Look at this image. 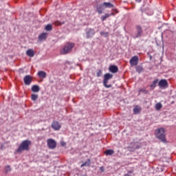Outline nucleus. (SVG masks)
Instances as JSON below:
<instances>
[{
    "label": "nucleus",
    "mask_w": 176,
    "mask_h": 176,
    "mask_svg": "<svg viewBox=\"0 0 176 176\" xmlns=\"http://www.w3.org/2000/svg\"><path fill=\"white\" fill-rule=\"evenodd\" d=\"M155 137L162 142H166V131L163 128L158 129L155 131Z\"/></svg>",
    "instance_id": "obj_1"
},
{
    "label": "nucleus",
    "mask_w": 176,
    "mask_h": 176,
    "mask_svg": "<svg viewBox=\"0 0 176 176\" xmlns=\"http://www.w3.org/2000/svg\"><path fill=\"white\" fill-rule=\"evenodd\" d=\"M30 145H31V141L30 140H24L23 141L18 149L16 150V152L19 153H21V152H23V151H28L30 149Z\"/></svg>",
    "instance_id": "obj_2"
},
{
    "label": "nucleus",
    "mask_w": 176,
    "mask_h": 176,
    "mask_svg": "<svg viewBox=\"0 0 176 176\" xmlns=\"http://www.w3.org/2000/svg\"><path fill=\"white\" fill-rule=\"evenodd\" d=\"M75 44L73 43H67L63 46V47L60 50L61 54H68L70 52L74 49Z\"/></svg>",
    "instance_id": "obj_3"
},
{
    "label": "nucleus",
    "mask_w": 176,
    "mask_h": 176,
    "mask_svg": "<svg viewBox=\"0 0 176 176\" xmlns=\"http://www.w3.org/2000/svg\"><path fill=\"white\" fill-rule=\"evenodd\" d=\"M113 78V75L107 73L104 74V80H103V86L106 87L107 89H109L110 87H112V85H108V80L112 79Z\"/></svg>",
    "instance_id": "obj_4"
},
{
    "label": "nucleus",
    "mask_w": 176,
    "mask_h": 176,
    "mask_svg": "<svg viewBox=\"0 0 176 176\" xmlns=\"http://www.w3.org/2000/svg\"><path fill=\"white\" fill-rule=\"evenodd\" d=\"M47 144L50 149H55L56 146H57V142L53 139H48Z\"/></svg>",
    "instance_id": "obj_5"
},
{
    "label": "nucleus",
    "mask_w": 176,
    "mask_h": 176,
    "mask_svg": "<svg viewBox=\"0 0 176 176\" xmlns=\"http://www.w3.org/2000/svg\"><path fill=\"white\" fill-rule=\"evenodd\" d=\"M158 86L161 89H166V87H168V82H167V80L162 79L158 82Z\"/></svg>",
    "instance_id": "obj_6"
},
{
    "label": "nucleus",
    "mask_w": 176,
    "mask_h": 176,
    "mask_svg": "<svg viewBox=\"0 0 176 176\" xmlns=\"http://www.w3.org/2000/svg\"><path fill=\"white\" fill-rule=\"evenodd\" d=\"M142 34V28L140 26L136 27V32L133 34V38H140Z\"/></svg>",
    "instance_id": "obj_7"
},
{
    "label": "nucleus",
    "mask_w": 176,
    "mask_h": 176,
    "mask_svg": "<svg viewBox=\"0 0 176 176\" xmlns=\"http://www.w3.org/2000/svg\"><path fill=\"white\" fill-rule=\"evenodd\" d=\"M129 63L131 65V67H134V65H138V56H135L131 58L129 60Z\"/></svg>",
    "instance_id": "obj_8"
},
{
    "label": "nucleus",
    "mask_w": 176,
    "mask_h": 176,
    "mask_svg": "<svg viewBox=\"0 0 176 176\" xmlns=\"http://www.w3.org/2000/svg\"><path fill=\"white\" fill-rule=\"evenodd\" d=\"M104 10H105V7H104L103 4L96 6V12H98V14H102Z\"/></svg>",
    "instance_id": "obj_9"
},
{
    "label": "nucleus",
    "mask_w": 176,
    "mask_h": 176,
    "mask_svg": "<svg viewBox=\"0 0 176 176\" xmlns=\"http://www.w3.org/2000/svg\"><path fill=\"white\" fill-rule=\"evenodd\" d=\"M96 34V31L94 29H87L86 30V35L87 38H91Z\"/></svg>",
    "instance_id": "obj_10"
},
{
    "label": "nucleus",
    "mask_w": 176,
    "mask_h": 176,
    "mask_svg": "<svg viewBox=\"0 0 176 176\" xmlns=\"http://www.w3.org/2000/svg\"><path fill=\"white\" fill-rule=\"evenodd\" d=\"M23 80L25 85L30 86V85H31V82H32V78H31V76L28 75L24 77Z\"/></svg>",
    "instance_id": "obj_11"
},
{
    "label": "nucleus",
    "mask_w": 176,
    "mask_h": 176,
    "mask_svg": "<svg viewBox=\"0 0 176 176\" xmlns=\"http://www.w3.org/2000/svg\"><path fill=\"white\" fill-rule=\"evenodd\" d=\"M52 127L54 130L58 131V130H60L61 129V124H60V123H58V122L54 121L52 124Z\"/></svg>",
    "instance_id": "obj_12"
},
{
    "label": "nucleus",
    "mask_w": 176,
    "mask_h": 176,
    "mask_svg": "<svg viewBox=\"0 0 176 176\" xmlns=\"http://www.w3.org/2000/svg\"><path fill=\"white\" fill-rule=\"evenodd\" d=\"M109 70L112 74H116L118 72V71H119V68H118V66H116V65H111L109 67Z\"/></svg>",
    "instance_id": "obj_13"
},
{
    "label": "nucleus",
    "mask_w": 176,
    "mask_h": 176,
    "mask_svg": "<svg viewBox=\"0 0 176 176\" xmlns=\"http://www.w3.org/2000/svg\"><path fill=\"white\" fill-rule=\"evenodd\" d=\"M26 54L28 56V57H34V56H35V51H34L32 49H28L26 51Z\"/></svg>",
    "instance_id": "obj_14"
},
{
    "label": "nucleus",
    "mask_w": 176,
    "mask_h": 176,
    "mask_svg": "<svg viewBox=\"0 0 176 176\" xmlns=\"http://www.w3.org/2000/svg\"><path fill=\"white\" fill-rule=\"evenodd\" d=\"M41 91V87H39V85H34L32 87V91L33 93H39Z\"/></svg>",
    "instance_id": "obj_15"
},
{
    "label": "nucleus",
    "mask_w": 176,
    "mask_h": 176,
    "mask_svg": "<svg viewBox=\"0 0 176 176\" xmlns=\"http://www.w3.org/2000/svg\"><path fill=\"white\" fill-rule=\"evenodd\" d=\"M37 75L38 77L41 78L42 79H45V78H46V72L43 71H39L37 73Z\"/></svg>",
    "instance_id": "obj_16"
},
{
    "label": "nucleus",
    "mask_w": 176,
    "mask_h": 176,
    "mask_svg": "<svg viewBox=\"0 0 176 176\" xmlns=\"http://www.w3.org/2000/svg\"><path fill=\"white\" fill-rule=\"evenodd\" d=\"M140 112H141V107L136 106L134 109H133V113H135V115H138V113H140Z\"/></svg>",
    "instance_id": "obj_17"
},
{
    "label": "nucleus",
    "mask_w": 176,
    "mask_h": 176,
    "mask_svg": "<svg viewBox=\"0 0 176 176\" xmlns=\"http://www.w3.org/2000/svg\"><path fill=\"white\" fill-rule=\"evenodd\" d=\"M47 34L46 33H42L40 36H38V40L39 41H45L47 38Z\"/></svg>",
    "instance_id": "obj_18"
},
{
    "label": "nucleus",
    "mask_w": 176,
    "mask_h": 176,
    "mask_svg": "<svg viewBox=\"0 0 176 176\" xmlns=\"http://www.w3.org/2000/svg\"><path fill=\"white\" fill-rule=\"evenodd\" d=\"M106 156H111L112 155H113V153H115V151H113V150L112 149H108L104 152Z\"/></svg>",
    "instance_id": "obj_19"
},
{
    "label": "nucleus",
    "mask_w": 176,
    "mask_h": 176,
    "mask_svg": "<svg viewBox=\"0 0 176 176\" xmlns=\"http://www.w3.org/2000/svg\"><path fill=\"white\" fill-rule=\"evenodd\" d=\"M102 4H103L104 9H106V8H113V6L112 5V3L109 2H104Z\"/></svg>",
    "instance_id": "obj_20"
},
{
    "label": "nucleus",
    "mask_w": 176,
    "mask_h": 176,
    "mask_svg": "<svg viewBox=\"0 0 176 176\" xmlns=\"http://www.w3.org/2000/svg\"><path fill=\"white\" fill-rule=\"evenodd\" d=\"M159 82V80H155L153 83L150 85V87L153 90V89H155V87H156V85H157Z\"/></svg>",
    "instance_id": "obj_21"
},
{
    "label": "nucleus",
    "mask_w": 176,
    "mask_h": 176,
    "mask_svg": "<svg viewBox=\"0 0 176 176\" xmlns=\"http://www.w3.org/2000/svg\"><path fill=\"white\" fill-rule=\"evenodd\" d=\"M162 107H163V105L160 102H158L155 104L156 111H160V109H162Z\"/></svg>",
    "instance_id": "obj_22"
},
{
    "label": "nucleus",
    "mask_w": 176,
    "mask_h": 176,
    "mask_svg": "<svg viewBox=\"0 0 176 176\" xmlns=\"http://www.w3.org/2000/svg\"><path fill=\"white\" fill-rule=\"evenodd\" d=\"M108 17H109V14H105L104 15L100 17V20H102V21H105V20H107Z\"/></svg>",
    "instance_id": "obj_23"
},
{
    "label": "nucleus",
    "mask_w": 176,
    "mask_h": 176,
    "mask_svg": "<svg viewBox=\"0 0 176 176\" xmlns=\"http://www.w3.org/2000/svg\"><path fill=\"white\" fill-rule=\"evenodd\" d=\"M88 166H90V160H88L87 161L84 162L82 164H81V167H84V166L87 167Z\"/></svg>",
    "instance_id": "obj_24"
},
{
    "label": "nucleus",
    "mask_w": 176,
    "mask_h": 176,
    "mask_svg": "<svg viewBox=\"0 0 176 176\" xmlns=\"http://www.w3.org/2000/svg\"><path fill=\"white\" fill-rule=\"evenodd\" d=\"M136 71H137V72H138V74H141V72H142V71H144V69L141 66H138L136 67Z\"/></svg>",
    "instance_id": "obj_25"
},
{
    "label": "nucleus",
    "mask_w": 176,
    "mask_h": 176,
    "mask_svg": "<svg viewBox=\"0 0 176 176\" xmlns=\"http://www.w3.org/2000/svg\"><path fill=\"white\" fill-rule=\"evenodd\" d=\"M97 78H100V76H102V70H98L96 72Z\"/></svg>",
    "instance_id": "obj_26"
},
{
    "label": "nucleus",
    "mask_w": 176,
    "mask_h": 176,
    "mask_svg": "<svg viewBox=\"0 0 176 176\" xmlns=\"http://www.w3.org/2000/svg\"><path fill=\"white\" fill-rule=\"evenodd\" d=\"M31 99L32 100V101H36V100H38V95L32 94Z\"/></svg>",
    "instance_id": "obj_27"
},
{
    "label": "nucleus",
    "mask_w": 176,
    "mask_h": 176,
    "mask_svg": "<svg viewBox=\"0 0 176 176\" xmlns=\"http://www.w3.org/2000/svg\"><path fill=\"white\" fill-rule=\"evenodd\" d=\"M10 166H7L4 168V171L6 174H8V173H10Z\"/></svg>",
    "instance_id": "obj_28"
},
{
    "label": "nucleus",
    "mask_w": 176,
    "mask_h": 176,
    "mask_svg": "<svg viewBox=\"0 0 176 176\" xmlns=\"http://www.w3.org/2000/svg\"><path fill=\"white\" fill-rule=\"evenodd\" d=\"M100 35L104 38H107L109 33L105 32H100Z\"/></svg>",
    "instance_id": "obj_29"
},
{
    "label": "nucleus",
    "mask_w": 176,
    "mask_h": 176,
    "mask_svg": "<svg viewBox=\"0 0 176 176\" xmlns=\"http://www.w3.org/2000/svg\"><path fill=\"white\" fill-rule=\"evenodd\" d=\"M52 25L48 24L45 27V30L46 31H52Z\"/></svg>",
    "instance_id": "obj_30"
},
{
    "label": "nucleus",
    "mask_w": 176,
    "mask_h": 176,
    "mask_svg": "<svg viewBox=\"0 0 176 176\" xmlns=\"http://www.w3.org/2000/svg\"><path fill=\"white\" fill-rule=\"evenodd\" d=\"M134 174H133V170H129L128 173L125 174L124 176H133Z\"/></svg>",
    "instance_id": "obj_31"
},
{
    "label": "nucleus",
    "mask_w": 176,
    "mask_h": 176,
    "mask_svg": "<svg viewBox=\"0 0 176 176\" xmlns=\"http://www.w3.org/2000/svg\"><path fill=\"white\" fill-rule=\"evenodd\" d=\"M61 24H63V23L58 21H56L55 22V25H61Z\"/></svg>",
    "instance_id": "obj_32"
},
{
    "label": "nucleus",
    "mask_w": 176,
    "mask_h": 176,
    "mask_svg": "<svg viewBox=\"0 0 176 176\" xmlns=\"http://www.w3.org/2000/svg\"><path fill=\"white\" fill-rule=\"evenodd\" d=\"M100 170L102 173H104V171H105V168H104V166H100Z\"/></svg>",
    "instance_id": "obj_33"
},
{
    "label": "nucleus",
    "mask_w": 176,
    "mask_h": 176,
    "mask_svg": "<svg viewBox=\"0 0 176 176\" xmlns=\"http://www.w3.org/2000/svg\"><path fill=\"white\" fill-rule=\"evenodd\" d=\"M60 145H61L62 146H65V142H60Z\"/></svg>",
    "instance_id": "obj_34"
},
{
    "label": "nucleus",
    "mask_w": 176,
    "mask_h": 176,
    "mask_svg": "<svg viewBox=\"0 0 176 176\" xmlns=\"http://www.w3.org/2000/svg\"><path fill=\"white\" fill-rule=\"evenodd\" d=\"M109 17H111V16H115V13L111 12V13L109 14Z\"/></svg>",
    "instance_id": "obj_35"
},
{
    "label": "nucleus",
    "mask_w": 176,
    "mask_h": 176,
    "mask_svg": "<svg viewBox=\"0 0 176 176\" xmlns=\"http://www.w3.org/2000/svg\"><path fill=\"white\" fill-rule=\"evenodd\" d=\"M145 91H146L145 89H142L140 90V91H142V93H145Z\"/></svg>",
    "instance_id": "obj_36"
},
{
    "label": "nucleus",
    "mask_w": 176,
    "mask_h": 176,
    "mask_svg": "<svg viewBox=\"0 0 176 176\" xmlns=\"http://www.w3.org/2000/svg\"><path fill=\"white\" fill-rule=\"evenodd\" d=\"M135 1H136V2L140 3V2H141L142 0H135Z\"/></svg>",
    "instance_id": "obj_37"
},
{
    "label": "nucleus",
    "mask_w": 176,
    "mask_h": 176,
    "mask_svg": "<svg viewBox=\"0 0 176 176\" xmlns=\"http://www.w3.org/2000/svg\"><path fill=\"white\" fill-rule=\"evenodd\" d=\"M135 149H138V147L135 148Z\"/></svg>",
    "instance_id": "obj_38"
}]
</instances>
